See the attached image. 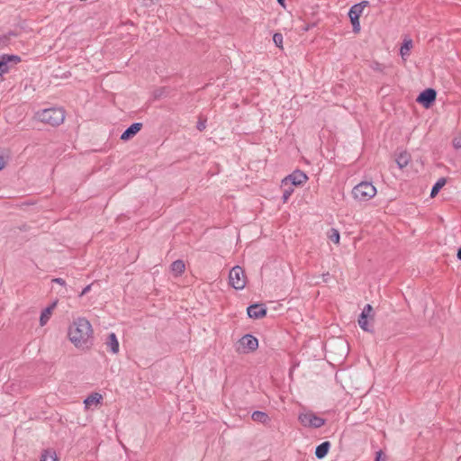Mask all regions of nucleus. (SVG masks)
<instances>
[{"label": "nucleus", "instance_id": "nucleus-1", "mask_svg": "<svg viewBox=\"0 0 461 461\" xmlns=\"http://www.w3.org/2000/svg\"><path fill=\"white\" fill-rule=\"evenodd\" d=\"M93 329L88 320L83 317L75 319L68 328L69 340L77 348H87L92 344Z\"/></svg>", "mask_w": 461, "mask_h": 461}, {"label": "nucleus", "instance_id": "nucleus-2", "mask_svg": "<svg viewBox=\"0 0 461 461\" xmlns=\"http://www.w3.org/2000/svg\"><path fill=\"white\" fill-rule=\"evenodd\" d=\"M35 117L43 123L58 126L65 120V111L62 108H49L36 113Z\"/></svg>", "mask_w": 461, "mask_h": 461}, {"label": "nucleus", "instance_id": "nucleus-3", "mask_svg": "<svg viewBox=\"0 0 461 461\" xmlns=\"http://www.w3.org/2000/svg\"><path fill=\"white\" fill-rule=\"evenodd\" d=\"M352 194L360 202L368 201L376 194V188L370 182H361L353 188Z\"/></svg>", "mask_w": 461, "mask_h": 461}, {"label": "nucleus", "instance_id": "nucleus-4", "mask_svg": "<svg viewBox=\"0 0 461 461\" xmlns=\"http://www.w3.org/2000/svg\"><path fill=\"white\" fill-rule=\"evenodd\" d=\"M230 285L236 290H241L245 287L247 278L243 268L240 266H235L231 268L229 274Z\"/></svg>", "mask_w": 461, "mask_h": 461}, {"label": "nucleus", "instance_id": "nucleus-5", "mask_svg": "<svg viewBox=\"0 0 461 461\" xmlns=\"http://www.w3.org/2000/svg\"><path fill=\"white\" fill-rule=\"evenodd\" d=\"M258 347V339L251 334H246L236 344V351L240 354H246L255 351Z\"/></svg>", "mask_w": 461, "mask_h": 461}, {"label": "nucleus", "instance_id": "nucleus-6", "mask_svg": "<svg viewBox=\"0 0 461 461\" xmlns=\"http://www.w3.org/2000/svg\"><path fill=\"white\" fill-rule=\"evenodd\" d=\"M298 420L304 427L318 429L325 424V420L309 411L299 414Z\"/></svg>", "mask_w": 461, "mask_h": 461}, {"label": "nucleus", "instance_id": "nucleus-7", "mask_svg": "<svg viewBox=\"0 0 461 461\" xmlns=\"http://www.w3.org/2000/svg\"><path fill=\"white\" fill-rule=\"evenodd\" d=\"M366 5H367V2L363 1L359 4L354 5L349 9L348 16L350 18L354 32H358L360 31L359 17L362 14L364 8L366 6Z\"/></svg>", "mask_w": 461, "mask_h": 461}, {"label": "nucleus", "instance_id": "nucleus-8", "mask_svg": "<svg viewBox=\"0 0 461 461\" xmlns=\"http://www.w3.org/2000/svg\"><path fill=\"white\" fill-rule=\"evenodd\" d=\"M307 179L308 176L304 172L301 170H295L282 180V186H299L303 185Z\"/></svg>", "mask_w": 461, "mask_h": 461}, {"label": "nucleus", "instance_id": "nucleus-9", "mask_svg": "<svg viewBox=\"0 0 461 461\" xmlns=\"http://www.w3.org/2000/svg\"><path fill=\"white\" fill-rule=\"evenodd\" d=\"M436 95L437 94L434 89L428 88L420 94V95L417 98V101L420 104H423L426 108H428L435 101Z\"/></svg>", "mask_w": 461, "mask_h": 461}, {"label": "nucleus", "instance_id": "nucleus-10", "mask_svg": "<svg viewBox=\"0 0 461 461\" xmlns=\"http://www.w3.org/2000/svg\"><path fill=\"white\" fill-rule=\"evenodd\" d=\"M248 315L253 319H259L267 314V309L262 304H252L247 309Z\"/></svg>", "mask_w": 461, "mask_h": 461}, {"label": "nucleus", "instance_id": "nucleus-11", "mask_svg": "<svg viewBox=\"0 0 461 461\" xmlns=\"http://www.w3.org/2000/svg\"><path fill=\"white\" fill-rule=\"evenodd\" d=\"M142 128V123L134 122L128 127L121 135L122 140H128L135 136Z\"/></svg>", "mask_w": 461, "mask_h": 461}, {"label": "nucleus", "instance_id": "nucleus-12", "mask_svg": "<svg viewBox=\"0 0 461 461\" xmlns=\"http://www.w3.org/2000/svg\"><path fill=\"white\" fill-rule=\"evenodd\" d=\"M57 306V302L52 303L50 306L46 307L42 310L40 317V324L41 326H44L47 324L49 320L50 319L54 309Z\"/></svg>", "mask_w": 461, "mask_h": 461}, {"label": "nucleus", "instance_id": "nucleus-13", "mask_svg": "<svg viewBox=\"0 0 461 461\" xmlns=\"http://www.w3.org/2000/svg\"><path fill=\"white\" fill-rule=\"evenodd\" d=\"M106 346L113 354H117L119 352V342L115 333L112 332L108 335Z\"/></svg>", "mask_w": 461, "mask_h": 461}, {"label": "nucleus", "instance_id": "nucleus-14", "mask_svg": "<svg viewBox=\"0 0 461 461\" xmlns=\"http://www.w3.org/2000/svg\"><path fill=\"white\" fill-rule=\"evenodd\" d=\"M330 447V443L329 441H325L320 444L315 449V456H317V458L321 459L326 456V455L329 452Z\"/></svg>", "mask_w": 461, "mask_h": 461}, {"label": "nucleus", "instance_id": "nucleus-15", "mask_svg": "<svg viewBox=\"0 0 461 461\" xmlns=\"http://www.w3.org/2000/svg\"><path fill=\"white\" fill-rule=\"evenodd\" d=\"M102 400V395L95 393L89 395L87 398L85 399L84 403L86 408H90L93 405L96 406L100 401Z\"/></svg>", "mask_w": 461, "mask_h": 461}, {"label": "nucleus", "instance_id": "nucleus-16", "mask_svg": "<svg viewBox=\"0 0 461 461\" xmlns=\"http://www.w3.org/2000/svg\"><path fill=\"white\" fill-rule=\"evenodd\" d=\"M251 418L254 421L260 422L262 424H266L270 420L268 415L266 412L260 411H255L252 413Z\"/></svg>", "mask_w": 461, "mask_h": 461}, {"label": "nucleus", "instance_id": "nucleus-17", "mask_svg": "<svg viewBox=\"0 0 461 461\" xmlns=\"http://www.w3.org/2000/svg\"><path fill=\"white\" fill-rule=\"evenodd\" d=\"M185 266L182 260H176L171 264V271L176 275L179 276L185 271Z\"/></svg>", "mask_w": 461, "mask_h": 461}, {"label": "nucleus", "instance_id": "nucleus-18", "mask_svg": "<svg viewBox=\"0 0 461 461\" xmlns=\"http://www.w3.org/2000/svg\"><path fill=\"white\" fill-rule=\"evenodd\" d=\"M410 162V155L407 152L399 154L396 158V163L400 168L405 167Z\"/></svg>", "mask_w": 461, "mask_h": 461}, {"label": "nucleus", "instance_id": "nucleus-19", "mask_svg": "<svg viewBox=\"0 0 461 461\" xmlns=\"http://www.w3.org/2000/svg\"><path fill=\"white\" fill-rule=\"evenodd\" d=\"M412 47V41L411 40H404L402 47H401V50H400V53H401V56L404 59L405 57H408L409 54H410V50Z\"/></svg>", "mask_w": 461, "mask_h": 461}, {"label": "nucleus", "instance_id": "nucleus-20", "mask_svg": "<svg viewBox=\"0 0 461 461\" xmlns=\"http://www.w3.org/2000/svg\"><path fill=\"white\" fill-rule=\"evenodd\" d=\"M446 179L445 178H439L436 184L433 185L432 189H431V192H430V196L431 197H434L437 195V194L439 192V190L446 185Z\"/></svg>", "mask_w": 461, "mask_h": 461}, {"label": "nucleus", "instance_id": "nucleus-21", "mask_svg": "<svg viewBox=\"0 0 461 461\" xmlns=\"http://www.w3.org/2000/svg\"><path fill=\"white\" fill-rule=\"evenodd\" d=\"M41 461H58V458L54 451L44 450L41 454Z\"/></svg>", "mask_w": 461, "mask_h": 461}, {"label": "nucleus", "instance_id": "nucleus-22", "mask_svg": "<svg viewBox=\"0 0 461 461\" xmlns=\"http://www.w3.org/2000/svg\"><path fill=\"white\" fill-rule=\"evenodd\" d=\"M358 325L365 331L372 332L371 326L368 323L367 317L365 315H360L358 318Z\"/></svg>", "mask_w": 461, "mask_h": 461}, {"label": "nucleus", "instance_id": "nucleus-23", "mask_svg": "<svg viewBox=\"0 0 461 461\" xmlns=\"http://www.w3.org/2000/svg\"><path fill=\"white\" fill-rule=\"evenodd\" d=\"M10 68V63L5 59L4 56L0 57V76L7 73Z\"/></svg>", "mask_w": 461, "mask_h": 461}, {"label": "nucleus", "instance_id": "nucleus-24", "mask_svg": "<svg viewBox=\"0 0 461 461\" xmlns=\"http://www.w3.org/2000/svg\"><path fill=\"white\" fill-rule=\"evenodd\" d=\"M283 188V200L286 202L292 194L294 193V187L292 185L282 186Z\"/></svg>", "mask_w": 461, "mask_h": 461}, {"label": "nucleus", "instance_id": "nucleus-25", "mask_svg": "<svg viewBox=\"0 0 461 461\" xmlns=\"http://www.w3.org/2000/svg\"><path fill=\"white\" fill-rule=\"evenodd\" d=\"M329 239L334 242L335 244H338L339 242V232L336 229H331L329 232Z\"/></svg>", "mask_w": 461, "mask_h": 461}, {"label": "nucleus", "instance_id": "nucleus-26", "mask_svg": "<svg viewBox=\"0 0 461 461\" xmlns=\"http://www.w3.org/2000/svg\"><path fill=\"white\" fill-rule=\"evenodd\" d=\"M273 41L276 47L283 49V35L279 32H276L273 35Z\"/></svg>", "mask_w": 461, "mask_h": 461}, {"label": "nucleus", "instance_id": "nucleus-27", "mask_svg": "<svg viewBox=\"0 0 461 461\" xmlns=\"http://www.w3.org/2000/svg\"><path fill=\"white\" fill-rule=\"evenodd\" d=\"M5 57V59H6L10 64H17L20 62L21 58L16 55H3Z\"/></svg>", "mask_w": 461, "mask_h": 461}, {"label": "nucleus", "instance_id": "nucleus-28", "mask_svg": "<svg viewBox=\"0 0 461 461\" xmlns=\"http://www.w3.org/2000/svg\"><path fill=\"white\" fill-rule=\"evenodd\" d=\"M453 146L456 149L461 148V132L458 133L456 137H454V139H453Z\"/></svg>", "mask_w": 461, "mask_h": 461}, {"label": "nucleus", "instance_id": "nucleus-29", "mask_svg": "<svg viewBox=\"0 0 461 461\" xmlns=\"http://www.w3.org/2000/svg\"><path fill=\"white\" fill-rule=\"evenodd\" d=\"M372 311H373L372 306L370 304H366L364 307L360 315H365V316L368 317L371 314Z\"/></svg>", "mask_w": 461, "mask_h": 461}, {"label": "nucleus", "instance_id": "nucleus-30", "mask_svg": "<svg viewBox=\"0 0 461 461\" xmlns=\"http://www.w3.org/2000/svg\"><path fill=\"white\" fill-rule=\"evenodd\" d=\"M5 165V158L4 154L0 151V170L4 168Z\"/></svg>", "mask_w": 461, "mask_h": 461}, {"label": "nucleus", "instance_id": "nucleus-31", "mask_svg": "<svg viewBox=\"0 0 461 461\" xmlns=\"http://www.w3.org/2000/svg\"><path fill=\"white\" fill-rule=\"evenodd\" d=\"M90 290H91V285H86V286L82 290V292L80 293V294H79V295H80V296H83V295L86 294L88 292H90Z\"/></svg>", "mask_w": 461, "mask_h": 461}, {"label": "nucleus", "instance_id": "nucleus-32", "mask_svg": "<svg viewBox=\"0 0 461 461\" xmlns=\"http://www.w3.org/2000/svg\"><path fill=\"white\" fill-rule=\"evenodd\" d=\"M53 282H55V283L59 284V285H66L65 280H64V279H62V278H59H59H55V279H53Z\"/></svg>", "mask_w": 461, "mask_h": 461}, {"label": "nucleus", "instance_id": "nucleus-33", "mask_svg": "<svg viewBox=\"0 0 461 461\" xmlns=\"http://www.w3.org/2000/svg\"><path fill=\"white\" fill-rule=\"evenodd\" d=\"M197 129L199 131H203V129H205V122H199L197 124Z\"/></svg>", "mask_w": 461, "mask_h": 461}, {"label": "nucleus", "instance_id": "nucleus-34", "mask_svg": "<svg viewBox=\"0 0 461 461\" xmlns=\"http://www.w3.org/2000/svg\"><path fill=\"white\" fill-rule=\"evenodd\" d=\"M382 456H383L382 451H378V452L376 453L375 461H380V459H381Z\"/></svg>", "mask_w": 461, "mask_h": 461}, {"label": "nucleus", "instance_id": "nucleus-35", "mask_svg": "<svg viewBox=\"0 0 461 461\" xmlns=\"http://www.w3.org/2000/svg\"><path fill=\"white\" fill-rule=\"evenodd\" d=\"M456 256H457V258H458L459 260H461V248L458 249V251H457V255H456Z\"/></svg>", "mask_w": 461, "mask_h": 461}, {"label": "nucleus", "instance_id": "nucleus-36", "mask_svg": "<svg viewBox=\"0 0 461 461\" xmlns=\"http://www.w3.org/2000/svg\"><path fill=\"white\" fill-rule=\"evenodd\" d=\"M277 2L285 7V0H277Z\"/></svg>", "mask_w": 461, "mask_h": 461}]
</instances>
